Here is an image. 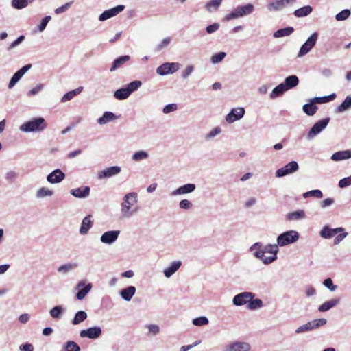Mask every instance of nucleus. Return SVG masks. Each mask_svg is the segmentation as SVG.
Listing matches in <instances>:
<instances>
[{"label":"nucleus","instance_id":"obj_1","mask_svg":"<svg viewBox=\"0 0 351 351\" xmlns=\"http://www.w3.org/2000/svg\"><path fill=\"white\" fill-rule=\"evenodd\" d=\"M138 194L136 192L126 193L122 199L119 208V217L121 219H129L136 214L139 208L136 206Z\"/></svg>","mask_w":351,"mask_h":351},{"label":"nucleus","instance_id":"obj_2","mask_svg":"<svg viewBox=\"0 0 351 351\" xmlns=\"http://www.w3.org/2000/svg\"><path fill=\"white\" fill-rule=\"evenodd\" d=\"M47 127L45 119L43 117H34L28 121L23 123L19 127L20 131L25 133L40 132Z\"/></svg>","mask_w":351,"mask_h":351},{"label":"nucleus","instance_id":"obj_3","mask_svg":"<svg viewBox=\"0 0 351 351\" xmlns=\"http://www.w3.org/2000/svg\"><path fill=\"white\" fill-rule=\"evenodd\" d=\"M254 10V6L252 3H246L242 5L237 6L230 13L226 14L224 21L237 19L251 14Z\"/></svg>","mask_w":351,"mask_h":351},{"label":"nucleus","instance_id":"obj_4","mask_svg":"<svg viewBox=\"0 0 351 351\" xmlns=\"http://www.w3.org/2000/svg\"><path fill=\"white\" fill-rule=\"evenodd\" d=\"M142 83L139 80H135L129 83L127 86L119 88L114 93V97L119 100L127 99L134 91L136 90Z\"/></svg>","mask_w":351,"mask_h":351},{"label":"nucleus","instance_id":"obj_5","mask_svg":"<svg viewBox=\"0 0 351 351\" xmlns=\"http://www.w3.org/2000/svg\"><path fill=\"white\" fill-rule=\"evenodd\" d=\"M300 238V234L296 230H288L277 237V243L280 247H283L296 242Z\"/></svg>","mask_w":351,"mask_h":351},{"label":"nucleus","instance_id":"obj_6","mask_svg":"<svg viewBox=\"0 0 351 351\" xmlns=\"http://www.w3.org/2000/svg\"><path fill=\"white\" fill-rule=\"evenodd\" d=\"M318 36L317 32H314L307 38L306 41L301 46L297 58H302L311 51L317 43Z\"/></svg>","mask_w":351,"mask_h":351},{"label":"nucleus","instance_id":"obj_7","mask_svg":"<svg viewBox=\"0 0 351 351\" xmlns=\"http://www.w3.org/2000/svg\"><path fill=\"white\" fill-rule=\"evenodd\" d=\"M180 67V64L178 62H165L156 69V73L161 76L173 74L178 71Z\"/></svg>","mask_w":351,"mask_h":351},{"label":"nucleus","instance_id":"obj_8","mask_svg":"<svg viewBox=\"0 0 351 351\" xmlns=\"http://www.w3.org/2000/svg\"><path fill=\"white\" fill-rule=\"evenodd\" d=\"M329 121L330 118L328 117L316 122L308 132L307 138L311 140L320 134L326 128Z\"/></svg>","mask_w":351,"mask_h":351},{"label":"nucleus","instance_id":"obj_9","mask_svg":"<svg viewBox=\"0 0 351 351\" xmlns=\"http://www.w3.org/2000/svg\"><path fill=\"white\" fill-rule=\"evenodd\" d=\"M297 0H274L266 5L267 10L269 12H278L283 10L289 5H293Z\"/></svg>","mask_w":351,"mask_h":351},{"label":"nucleus","instance_id":"obj_10","mask_svg":"<svg viewBox=\"0 0 351 351\" xmlns=\"http://www.w3.org/2000/svg\"><path fill=\"white\" fill-rule=\"evenodd\" d=\"M255 294L252 292H242L237 294L232 299V303L236 306H241L249 304V302L253 299Z\"/></svg>","mask_w":351,"mask_h":351},{"label":"nucleus","instance_id":"obj_11","mask_svg":"<svg viewBox=\"0 0 351 351\" xmlns=\"http://www.w3.org/2000/svg\"><path fill=\"white\" fill-rule=\"evenodd\" d=\"M251 346L245 341H234L226 344L223 351H251Z\"/></svg>","mask_w":351,"mask_h":351},{"label":"nucleus","instance_id":"obj_12","mask_svg":"<svg viewBox=\"0 0 351 351\" xmlns=\"http://www.w3.org/2000/svg\"><path fill=\"white\" fill-rule=\"evenodd\" d=\"M299 169L298 164L296 161H291L287 163L285 167L278 169L276 171V177L281 178L288 174L293 173L297 171Z\"/></svg>","mask_w":351,"mask_h":351},{"label":"nucleus","instance_id":"obj_13","mask_svg":"<svg viewBox=\"0 0 351 351\" xmlns=\"http://www.w3.org/2000/svg\"><path fill=\"white\" fill-rule=\"evenodd\" d=\"M102 333L101 327L93 326L87 329H83L80 332V337L81 338H88L90 339H95L99 338Z\"/></svg>","mask_w":351,"mask_h":351},{"label":"nucleus","instance_id":"obj_14","mask_svg":"<svg viewBox=\"0 0 351 351\" xmlns=\"http://www.w3.org/2000/svg\"><path fill=\"white\" fill-rule=\"evenodd\" d=\"M245 112V109L243 107L234 108L226 116V121L229 123H232L242 119Z\"/></svg>","mask_w":351,"mask_h":351},{"label":"nucleus","instance_id":"obj_15","mask_svg":"<svg viewBox=\"0 0 351 351\" xmlns=\"http://www.w3.org/2000/svg\"><path fill=\"white\" fill-rule=\"evenodd\" d=\"M120 230H108L103 233L100 237V241L106 245L113 244L118 239Z\"/></svg>","mask_w":351,"mask_h":351},{"label":"nucleus","instance_id":"obj_16","mask_svg":"<svg viewBox=\"0 0 351 351\" xmlns=\"http://www.w3.org/2000/svg\"><path fill=\"white\" fill-rule=\"evenodd\" d=\"M121 171V169L119 166H112L106 168L97 173L99 179L108 178L114 176L118 175Z\"/></svg>","mask_w":351,"mask_h":351},{"label":"nucleus","instance_id":"obj_17","mask_svg":"<svg viewBox=\"0 0 351 351\" xmlns=\"http://www.w3.org/2000/svg\"><path fill=\"white\" fill-rule=\"evenodd\" d=\"M196 189V185L195 184L189 183L180 186L176 190L173 191L171 193L172 196H177L180 195H186L189 193H193Z\"/></svg>","mask_w":351,"mask_h":351},{"label":"nucleus","instance_id":"obj_18","mask_svg":"<svg viewBox=\"0 0 351 351\" xmlns=\"http://www.w3.org/2000/svg\"><path fill=\"white\" fill-rule=\"evenodd\" d=\"M345 230L342 227L330 228L328 226H324L319 232V236L324 239H330L334 234L343 232Z\"/></svg>","mask_w":351,"mask_h":351},{"label":"nucleus","instance_id":"obj_19","mask_svg":"<svg viewBox=\"0 0 351 351\" xmlns=\"http://www.w3.org/2000/svg\"><path fill=\"white\" fill-rule=\"evenodd\" d=\"M65 178V174L59 169H56L47 176V180L51 184L61 182Z\"/></svg>","mask_w":351,"mask_h":351},{"label":"nucleus","instance_id":"obj_20","mask_svg":"<svg viewBox=\"0 0 351 351\" xmlns=\"http://www.w3.org/2000/svg\"><path fill=\"white\" fill-rule=\"evenodd\" d=\"M90 189L89 186H82L73 189L70 191V193L77 198H86L90 195Z\"/></svg>","mask_w":351,"mask_h":351},{"label":"nucleus","instance_id":"obj_21","mask_svg":"<svg viewBox=\"0 0 351 351\" xmlns=\"http://www.w3.org/2000/svg\"><path fill=\"white\" fill-rule=\"evenodd\" d=\"M84 287L82 289L79 290L76 295V298L77 300H81L85 298V296L88 293V292L91 290L93 285L92 283H88L85 285L84 281H80L77 285V287Z\"/></svg>","mask_w":351,"mask_h":351},{"label":"nucleus","instance_id":"obj_22","mask_svg":"<svg viewBox=\"0 0 351 351\" xmlns=\"http://www.w3.org/2000/svg\"><path fill=\"white\" fill-rule=\"evenodd\" d=\"M182 261H175L171 265L163 270V274L167 278L171 277L181 267Z\"/></svg>","mask_w":351,"mask_h":351},{"label":"nucleus","instance_id":"obj_23","mask_svg":"<svg viewBox=\"0 0 351 351\" xmlns=\"http://www.w3.org/2000/svg\"><path fill=\"white\" fill-rule=\"evenodd\" d=\"M340 302H341L340 298H332L330 300H327L318 307V311L319 312L328 311L330 309L337 306L340 303Z\"/></svg>","mask_w":351,"mask_h":351},{"label":"nucleus","instance_id":"obj_24","mask_svg":"<svg viewBox=\"0 0 351 351\" xmlns=\"http://www.w3.org/2000/svg\"><path fill=\"white\" fill-rule=\"evenodd\" d=\"M253 254L254 257L261 260V261L265 265L270 264L277 259V256L275 254L267 256H265V254L263 253L262 251H255Z\"/></svg>","mask_w":351,"mask_h":351},{"label":"nucleus","instance_id":"obj_25","mask_svg":"<svg viewBox=\"0 0 351 351\" xmlns=\"http://www.w3.org/2000/svg\"><path fill=\"white\" fill-rule=\"evenodd\" d=\"M350 158H351V149L337 152L331 156V160L334 161H341Z\"/></svg>","mask_w":351,"mask_h":351},{"label":"nucleus","instance_id":"obj_26","mask_svg":"<svg viewBox=\"0 0 351 351\" xmlns=\"http://www.w3.org/2000/svg\"><path fill=\"white\" fill-rule=\"evenodd\" d=\"M65 312V307L61 305H58L55 306L49 311V315L54 319H60Z\"/></svg>","mask_w":351,"mask_h":351},{"label":"nucleus","instance_id":"obj_27","mask_svg":"<svg viewBox=\"0 0 351 351\" xmlns=\"http://www.w3.org/2000/svg\"><path fill=\"white\" fill-rule=\"evenodd\" d=\"M130 59V56L125 55L120 56L117 58H116L113 62L112 64L110 69V72H113L116 71L117 69L120 68L122 65H123L125 63L128 62Z\"/></svg>","mask_w":351,"mask_h":351},{"label":"nucleus","instance_id":"obj_28","mask_svg":"<svg viewBox=\"0 0 351 351\" xmlns=\"http://www.w3.org/2000/svg\"><path fill=\"white\" fill-rule=\"evenodd\" d=\"M135 293L136 288L134 286H129L120 291V295L124 300L129 302L134 295Z\"/></svg>","mask_w":351,"mask_h":351},{"label":"nucleus","instance_id":"obj_29","mask_svg":"<svg viewBox=\"0 0 351 351\" xmlns=\"http://www.w3.org/2000/svg\"><path fill=\"white\" fill-rule=\"evenodd\" d=\"M282 84L285 86L287 90H288L295 87L299 84V79L295 75H289L285 79Z\"/></svg>","mask_w":351,"mask_h":351},{"label":"nucleus","instance_id":"obj_30","mask_svg":"<svg viewBox=\"0 0 351 351\" xmlns=\"http://www.w3.org/2000/svg\"><path fill=\"white\" fill-rule=\"evenodd\" d=\"M118 118L117 115H115L112 112H105L103 115L97 119V123L99 125H104L110 121L116 120Z\"/></svg>","mask_w":351,"mask_h":351},{"label":"nucleus","instance_id":"obj_31","mask_svg":"<svg viewBox=\"0 0 351 351\" xmlns=\"http://www.w3.org/2000/svg\"><path fill=\"white\" fill-rule=\"evenodd\" d=\"M78 267L76 263H68L58 267V271L62 275H66L69 272L75 269Z\"/></svg>","mask_w":351,"mask_h":351},{"label":"nucleus","instance_id":"obj_32","mask_svg":"<svg viewBox=\"0 0 351 351\" xmlns=\"http://www.w3.org/2000/svg\"><path fill=\"white\" fill-rule=\"evenodd\" d=\"M92 225L93 222L90 220V215L85 217L82 221L80 233L82 235L87 234Z\"/></svg>","mask_w":351,"mask_h":351},{"label":"nucleus","instance_id":"obj_33","mask_svg":"<svg viewBox=\"0 0 351 351\" xmlns=\"http://www.w3.org/2000/svg\"><path fill=\"white\" fill-rule=\"evenodd\" d=\"M313 12V8L311 5H305L295 10L293 15L297 18H302L307 16Z\"/></svg>","mask_w":351,"mask_h":351},{"label":"nucleus","instance_id":"obj_34","mask_svg":"<svg viewBox=\"0 0 351 351\" xmlns=\"http://www.w3.org/2000/svg\"><path fill=\"white\" fill-rule=\"evenodd\" d=\"M351 108V95H348L343 101L337 107L336 112L341 113Z\"/></svg>","mask_w":351,"mask_h":351},{"label":"nucleus","instance_id":"obj_35","mask_svg":"<svg viewBox=\"0 0 351 351\" xmlns=\"http://www.w3.org/2000/svg\"><path fill=\"white\" fill-rule=\"evenodd\" d=\"M82 89H83V87L80 86V87L77 88L76 89L72 90L66 93V94H64L62 96V97L61 99V102L64 103V102L71 100L75 96L80 94L82 92Z\"/></svg>","mask_w":351,"mask_h":351},{"label":"nucleus","instance_id":"obj_36","mask_svg":"<svg viewBox=\"0 0 351 351\" xmlns=\"http://www.w3.org/2000/svg\"><path fill=\"white\" fill-rule=\"evenodd\" d=\"M278 245L277 244H268L267 245L263 246L262 248L259 249L258 251H262L263 253H269L272 255L277 256V253L278 252Z\"/></svg>","mask_w":351,"mask_h":351},{"label":"nucleus","instance_id":"obj_37","mask_svg":"<svg viewBox=\"0 0 351 351\" xmlns=\"http://www.w3.org/2000/svg\"><path fill=\"white\" fill-rule=\"evenodd\" d=\"M87 317H88V315L85 311H77L75 314L74 317L72 319V324L73 325L80 324V323H82L84 320H86Z\"/></svg>","mask_w":351,"mask_h":351},{"label":"nucleus","instance_id":"obj_38","mask_svg":"<svg viewBox=\"0 0 351 351\" xmlns=\"http://www.w3.org/2000/svg\"><path fill=\"white\" fill-rule=\"evenodd\" d=\"M53 191L45 187H40L36 191V197L38 199L44 198L46 197H52Z\"/></svg>","mask_w":351,"mask_h":351},{"label":"nucleus","instance_id":"obj_39","mask_svg":"<svg viewBox=\"0 0 351 351\" xmlns=\"http://www.w3.org/2000/svg\"><path fill=\"white\" fill-rule=\"evenodd\" d=\"M294 31L292 27H287L282 29H279L276 31L274 34L275 38H280L291 35Z\"/></svg>","mask_w":351,"mask_h":351},{"label":"nucleus","instance_id":"obj_40","mask_svg":"<svg viewBox=\"0 0 351 351\" xmlns=\"http://www.w3.org/2000/svg\"><path fill=\"white\" fill-rule=\"evenodd\" d=\"M149 155L148 152L144 150L136 152L132 154V159L135 162H140L142 160H147Z\"/></svg>","mask_w":351,"mask_h":351},{"label":"nucleus","instance_id":"obj_41","mask_svg":"<svg viewBox=\"0 0 351 351\" xmlns=\"http://www.w3.org/2000/svg\"><path fill=\"white\" fill-rule=\"evenodd\" d=\"M305 216L304 211L302 210H296L289 213L287 215V219L290 221H298L303 219Z\"/></svg>","mask_w":351,"mask_h":351},{"label":"nucleus","instance_id":"obj_42","mask_svg":"<svg viewBox=\"0 0 351 351\" xmlns=\"http://www.w3.org/2000/svg\"><path fill=\"white\" fill-rule=\"evenodd\" d=\"M303 111L308 116H313L315 114L317 107L311 100L310 103L306 104L302 107Z\"/></svg>","mask_w":351,"mask_h":351},{"label":"nucleus","instance_id":"obj_43","mask_svg":"<svg viewBox=\"0 0 351 351\" xmlns=\"http://www.w3.org/2000/svg\"><path fill=\"white\" fill-rule=\"evenodd\" d=\"M286 91L287 89L285 86L282 83H281L273 89L272 92L270 94V97L271 99H275L282 95Z\"/></svg>","mask_w":351,"mask_h":351},{"label":"nucleus","instance_id":"obj_44","mask_svg":"<svg viewBox=\"0 0 351 351\" xmlns=\"http://www.w3.org/2000/svg\"><path fill=\"white\" fill-rule=\"evenodd\" d=\"M263 306V301L259 298L252 299L247 305L248 309L254 311L259 309Z\"/></svg>","mask_w":351,"mask_h":351},{"label":"nucleus","instance_id":"obj_45","mask_svg":"<svg viewBox=\"0 0 351 351\" xmlns=\"http://www.w3.org/2000/svg\"><path fill=\"white\" fill-rule=\"evenodd\" d=\"M33 0H12V6L17 10H21L28 5L29 2L32 3Z\"/></svg>","mask_w":351,"mask_h":351},{"label":"nucleus","instance_id":"obj_46","mask_svg":"<svg viewBox=\"0 0 351 351\" xmlns=\"http://www.w3.org/2000/svg\"><path fill=\"white\" fill-rule=\"evenodd\" d=\"M222 0H211L206 3V8L209 12L216 11L220 6Z\"/></svg>","mask_w":351,"mask_h":351},{"label":"nucleus","instance_id":"obj_47","mask_svg":"<svg viewBox=\"0 0 351 351\" xmlns=\"http://www.w3.org/2000/svg\"><path fill=\"white\" fill-rule=\"evenodd\" d=\"M64 349L65 351H80V348L73 341H69L64 345Z\"/></svg>","mask_w":351,"mask_h":351},{"label":"nucleus","instance_id":"obj_48","mask_svg":"<svg viewBox=\"0 0 351 351\" xmlns=\"http://www.w3.org/2000/svg\"><path fill=\"white\" fill-rule=\"evenodd\" d=\"M351 14L349 9H345L335 15V19L338 21L346 20Z\"/></svg>","mask_w":351,"mask_h":351},{"label":"nucleus","instance_id":"obj_49","mask_svg":"<svg viewBox=\"0 0 351 351\" xmlns=\"http://www.w3.org/2000/svg\"><path fill=\"white\" fill-rule=\"evenodd\" d=\"M226 53L221 51L211 56L210 61L213 64H216L221 62L226 57Z\"/></svg>","mask_w":351,"mask_h":351},{"label":"nucleus","instance_id":"obj_50","mask_svg":"<svg viewBox=\"0 0 351 351\" xmlns=\"http://www.w3.org/2000/svg\"><path fill=\"white\" fill-rule=\"evenodd\" d=\"M312 330H313L312 326H311V322L309 321L307 323L298 327L295 329V332L296 334H300V333L308 332Z\"/></svg>","mask_w":351,"mask_h":351},{"label":"nucleus","instance_id":"obj_51","mask_svg":"<svg viewBox=\"0 0 351 351\" xmlns=\"http://www.w3.org/2000/svg\"><path fill=\"white\" fill-rule=\"evenodd\" d=\"M208 319L205 316H200L192 320V323L197 326H202L208 324Z\"/></svg>","mask_w":351,"mask_h":351},{"label":"nucleus","instance_id":"obj_52","mask_svg":"<svg viewBox=\"0 0 351 351\" xmlns=\"http://www.w3.org/2000/svg\"><path fill=\"white\" fill-rule=\"evenodd\" d=\"M311 322L313 330L318 328L322 326H324L327 323V320L325 318H319L313 319Z\"/></svg>","mask_w":351,"mask_h":351},{"label":"nucleus","instance_id":"obj_53","mask_svg":"<svg viewBox=\"0 0 351 351\" xmlns=\"http://www.w3.org/2000/svg\"><path fill=\"white\" fill-rule=\"evenodd\" d=\"M314 196L317 198H322L323 196L322 192L319 189H314L307 191L303 194L304 198H308L309 197Z\"/></svg>","mask_w":351,"mask_h":351},{"label":"nucleus","instance_id":"obj_54","mask_svg":"<svg viewBox=\"0 0 351 351\" xmlns=\"http://www.w3.org/2000/svg\"><path fill=\"white\" fill-rule=\"evenodd\" d=\"M146 328L148 329V334L156 336L160 332V327L157 324H147Z\"/></svg>","mask_w":351,"mask_h":351},{"label":"nucleus","instance_id":"obj_55","mask_svg":"<svg viewBox=\"0 0 351 351\" xmlns=\"http://www.w3.org/2000/svg\"><path fill=\"white\" fill-rule=\"evenodd\" d=\"M125 9V6L123 5H119L116 7H114L111 9L107 10L108 14L111 16V17L117 16L119 13L121 12Z\"/></svg>","mask_w":351,"mask_h":351},{"label":"nucleus","instance_id":"obj_56","mask_svg":"<svg viewBox=\"0 0 351 351\" xmlns=\"http://www.w3.org/2000/svg\"><path fill=\"white\" fill-rule=\"evenodd\" d=\"M21 79V77L16 72L11 77L8 84V88L12 89Z\"/></svg>","mask_w":351,"mask_h":351},{"label":"nucleus","instance_id":"obj_57","mask_svg":"<svg viewBox=\"0 0 351 351\" xmlns=\"http://www.w3.org/2000/svg\"><path fill=\"white\" fill-rule=\"evenodd\" d=\"M323 285L330 291H334L337 289V286L335 285L330 278H328L323 281Z\"/></svg>","mask_w":351,"mask_h":351},{"label":"nucleus","instance_id":"obj_58","mask_svg":"<svg viewBox=\"0 0 351 351\" xmlns=\"http://www.w3.org/2000/svg\"><path fill=\"white\" fill-rule=\"evenodd\" d=\"M221 132V130L219 127H216L213 129L210 132L206 134L205 138L206 140L211 139L216 136L219 135Z\"/></svg>","mask_w":351,"mask_h":351},{"label":"nucleus","instance_id":"obj_59","mask_svg":"<svg viewBox=\"0 0 351 351\" xmlns=\"http://www.w3.org/2000/svg\"><path fill=\"white\" fill-rule=\"evenodd\" d=\"M73 1H70V2L66 3L63 5L56 8L55 10V13L56 14H62L63 12H65L66 11H67L70 8V7L73 4Z\"/></svg>","mask_w":351,"mask_h":351},{"label":"nucleus","instance_id":"obj_60","mask_svg":"<svg viewBox=\"0 0 351 351\" xmlns=\"http://www.w3.org/2000/svg\"><path fill=\"white\" fill-rule=\"evenodd\" d=\"M44 88V85L43 84H38L36 86L33 87L28 93V96L32 97L38 94L40 91H41Z\"/></svg>","mask_w":351,"mask_h":351},{"label":"nucleus","instance_id":"obj_61","mask_svg":"<svg viewBox=\"0 0 351 351\" xmlns=\"http://www.w3.org/2000/svg\"><path fill=\"white\" fill-rule=\"evenodd\" d=\"M178 106L176 104H169L166 105L163 109L162 112L164 114H169L170 112H174L177 110Z\"/></svg>","mask_w":351,"mask_h":351},{"label":"nucleus","instance_id":"obj_62","mask_svg":"<svg viewBox=\"0 0 351 351\" xmlns=\"http://www.w3.org/2000/svg\"><path fill=\"white\" fill-rule=\"evenodd\" d=\"M50 20H51L50 16H46L45 17H44L42 19V21L38 27V29L40 32H42L45 30L47 23L49 22Z\"/></svg>","mask_w":351,"mask_h":351},{"label":"nucleus","instance_id":"obj_63","mask_svg":"<svg viewBox=\"0 0 351 351\" xmlns=\"http://www.w3.org/2000/svg\"><path fill=\"white\" fill-rule=\"evenodd\" d=\"M351 186V175L348 177L342 178L339 182V186L340 188H346Z\"/></svg>","mask_w":351,"mask_h":351},{"label":"nucleus","instance_id":"obj_64","mask_svg":"<svg viewBox=\"0 0 351 351\" xmlns=\"http://www.w3.org/2000/svg\"><path fill=\"white\" fill-rule=\"evenodd\" d=\"M220 27V24L218 23H214L206 27V31L207 34H211L215 32H217Z\"/></svg>","mask_w":351,"mask_h":351}]
</instances>
